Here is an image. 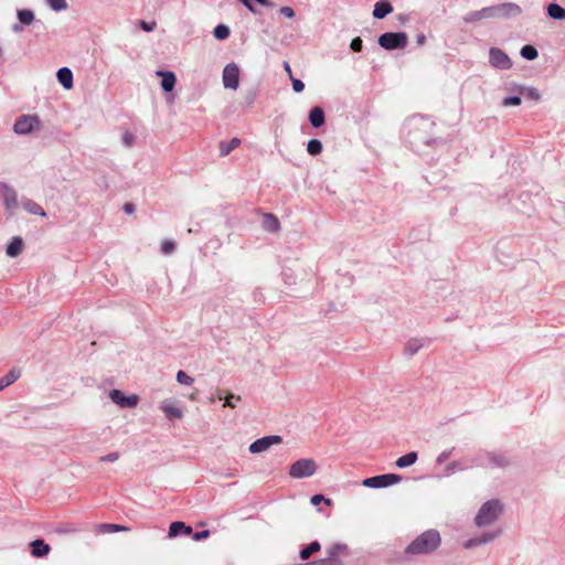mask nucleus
Instances as JSON below:
<instances>
[{
	"label": "nucleus",
	"mask_w": 565,
	"mask_h": 565,
	"mask_svg": "<svg viewBox=\"0 0 565 565\" xmlns=\"http://www.w3.org/2000/svg\"><path fill=\"white\" fill-rule=\"evenodd\" d=\"M254 98H255V95H250V97H248V103L252 104L254 102Z\"/></svg>",
	"instance_id": "62"
},
{
	"label": "nucleus",
	"mask_w": 565,
	"mask_h": 565,
	"mask_svg": "<svg viewBox=\"0 0 565 565\" xmlns=\"http://www.w3.org/2000/svg\"><path fill=\"white\" fill-rule=\"evenodd\" d=\"M480 466L492 468H505L509 466V460L501 454L489 452L483 456Z\"/></svg>",
	"instance_id": "14"
},
{
	"label": "nucleus",
	"mask_w": 565,
	"mask_h": 565,
	"mask_svg": "<svg viewBox=\"0 0 565 565\" xmlns=\"http://www.w3.org/2000/svg\"><path fill=\"white\" fill-rule=\"evenodd\" d=\"M291 83H292V89L296 93H301L305 89V84L300 79L291 77Z\"/></svg>",
	"instance_id": "48"
},
{
	"label": "nucleus",
	"mask_w": 565,
	"mask_h": 565,
	"mask_svg": "<svg viewBox=\"0 0 565 565\" xmlns=\"http://www.w3.org/2000/svg\"><path fill=\"white\" fill-rule=\"evenodd\" d=\"M109 398L121 408H134L139 403L138 395L131 394L126 396L120 390H111L109 392Z\"/></svg>",
	"instance_id": "10"
},
{
	"label": "nucleus",
	"mask_w": 565,
	"mask_h": 565,
	"mask_svg": "<svg viewBox=\"0 0 565 565\" xmlns=\"http://www.w3.org/2000/svg\"><path fill=\"white\" fill-rule=\"evenodd\" d=\"M124 211L127 213H131L134 211V205L130 203H127L124 205Z\"/></svg>",
	"instance_id": "60"
},
{
	"label": "nucleus",
	"mask_w": 565,
	"mask_h": 565,
	"mask_svg": "<svg viewBox=\"0 0 565 565\" xmlns=\"http://www.w3.org/2000/svg\"><path fill=\"white\" fill-rule=\"evenodd\" d=\"M46 3L54 11H63L67 9L66 0H46Z\"/></svg>",
	"instance_id": "39"
},
{
	"label": "nucleus",
	"mask_w": 565,
	"mask_h": 565,
	"mask_svg": "<svg viewBox=\"0 0 565 565\" xmlns=\"http://www.w3.org/2000/svg\"><path fill=\"white\" fill-rule=\"evenodd\" d=\"M160 409L164 413L166 417L170 420L181 419L183 417L182 409L180 407H178L173 402L163 401L160 405Z\"/></svg>",
	"instance_id": "15"
},
{
	"label": "nucleus",
	"mask_w": 565,
	"mask_h": 565,
	"mask_svg": "<svg viewBox=\"0 0 565 565\" xmlns=\"http://www.w3.org/2000/svg\"><path fill=\"white\" fill-rule=\"evenodd\" d=\"M213 35L217 40H225L230 36V28L225 24H218L214 28Z\"/></svg>",
	"instance_id": "37"
},
{
	"label": "nucleus",
	"mask_w": 565,
	"mask_h": 565,
	"mask_svg": "<svg viewBox=\"0 0 565 565\" xmlns=\"http://www.w3.org/2000/svg\"><path fill=\"white\" fill-rule=\"evenodd\" d=\"M348 551V545L344 543H334L332 544L328 551V557L334 558V561H340L339 556Z\"/></svg>",
	"instance_id": "30"
},
{
	"label": "nucleus",
	"mask_w": 565,
	"mask_h": 565,
	"mask_svg": "<svg viewBox=\"0 0 565 565\" xmlns=\"http://www.w3.org/2000/svg\"><path fill=\"white\" fill-rule=\"evenodd\" d=\"M23 249V242L20 237L15 236L8 244L6 253L9 257H17L21 254Z\"/></svg>",
	"instance_id": "24"
},
{
	"label": "nucleus",
	"mask_w": 565,
	"mask_h": 565,
	"mask_svg": "<svg viewBox=\"0 0 565 565\" xmlns=\"http://www.w3.org/2000/svg\"><path fill=\"white\" fill-rule=\"evenodd\" d=\"M309 121L312 127L320 128L326 122V115L321 107H313L309 111Z\"/></svg>",
	"instance_id": "19"
},
{
	"label": "nucleus",
	"mask_w": 565,
	"mask_h": 565,
	"mask_svg": "<svg viewBox=\"0 0 565 565\" xmlns=\"http://www.w3.org/2000/svg\"><path fill=\"white\" fill-rule=\"evenodd\" d=\"M480 14L483 19L497 18V8L495 6L483 8L480 10Z\"/></svg>",
	"instance_id": "42"
},
{
	"label": "nucleus",
	"mask_w": 565,
	"mask_h": 565,
	"mask_svg": "<svg viewBox=\"0 0 565 565\" xmlns=\"http://www.w3.org/2000/svg\"><path fill=\"white\" fill-rule=\"evenodd\" d=\"M263 227L267 232L276 233L279 231L280 224L278 218L274 214L267 213L264 215Z\"/></svg>",
	"instance_id": "25"
},
{
	"label": "nucleus",
	"mask_w": 565,
	"mask_h": 565,
	"mask_svg": "<svg viewBox=\"0 0 565 565\" xmlns=\"http://www.w3.org/2000/svg\"><path fill=\"white\" fill-rule=\"evenodd\" d=\"M547 14L554 20H565V9L557 3L547 6Z\"/></svg>",
	"instance_id": "31"
},
{
	"label": "nucleus",
	"mask_w": 565,
	"mask_h": 565,
	"mask_svg": "<svg viewBox=\"0 0 565 565\" xmlns=\"http://www.w3.org/2000/svg\"><path fill=\"white\" fill-rule=\"evenodd\" d=\"M181 533L184 534V535H191L192 534V527L185 525L181 521L172 522L170 524V526H169V536L170 537H175V536H178Z\"/></svg>",
	"instance_id": "22"
},
{
	"label": "nucleus",
	"mask_w": 565,
	"mask_h": 565,
	"mask_svg": "<svg viewBox=\"0 0 565 565\" xmlns=\"http://www.w3.org/2000/svg\"><path fill=\"white\" fill-rule=\"evenodd\" d=\"M451 449L450 450H444L441 451L438 457L436 458V462L438 465H441L443 462H445L451 455Z\"/></svg>",
	"instance_id": "51"
},
{
	"label": "nucleus",
	"mask_w": 565,
	"mask_h": 565,
	"mask_svg": "<svg viewBox=\"0 0 565 565\" xmlns=\"http://www.w3.org/2000/svg\"><path fill=\"white\" fill-rule=\"evenodd\" d=\"M407 42L408 38L405 32H386L379 38L380 46L388 51L404 49Z\"/></svg>",
	"instance_id": "5"
},
{
	"label": "nucleus",
	"mask_w": 565,
	"mask_h": 565,
	"mask_svg": "<svg viewBox=\"0 0 565 565\" xmlns=\"http://www.w3.org/2000/svg\"><path fill=\"white\" fill-rule=\"evenodd\" d=\"M281 443V437L277 435L259 438L249 445L252 454H259L267 450L270 446Z\"/></svg>",
	"instance_id": "12"
},
{
	"label": "nucleus",
	"mask_w": 565,
	"mask_h": 565,
	"mask_svg": "<svg viewBox=\"0 0 565 565\" xmlns=\"http://www.w3.org/2000/svg\"><path fill=\"white\" fill-rule=\"evenodd\" d=\"M520 90L524 96H526L527 98H531L533 100H539L541 98V94L536 88L522 87V88H520Z\"/></svg>",
	"instance_id": "38"
},
{
	"label": "nucleus",
	"mask_w": 565,
	"mask_h": 565,
	"mask_svg": "<svg viewBox=\"0 0 565 565\" xmlns=\"http://www.w3.org/2000/svg\"><path fill=\"white\" fill-rule=\"evenodd\" d=\"M22 206L30 214L46 216V213L44 212L43 207L33 200H22Z\"/></svg>",
	"instance_id": "26"
},
{
	"label": "nucleus",
	"mask_w": 565,
	"mask_h": 565,
	"mask_svg": "<svg viewBox=\"0 0 565 565\" xmlns=\"http://www.w3.org/2000/svg\"><path fill=\"white\" fill-rule=\"evenodd\" d=\"M223 85L225 88H231L236 90L239 85V68L235 63H230L225 65L223 70Z\"/></svg>",
	"instance_id": "9"
},
{
	"label": "nucleus",
	"mask_w": 565,
	"mask_h": 565,
	"mask_svg": "<svg viewBox=\"0 0 565 565\" xmlns=\"http://www.w3.org/2000/svg\"><path fill=\"white\" fill-rule=\"evenodd\" d=\"M177 381L178 383L182 384V385H186V386H190L193 384L194 380L188 375L184 371H179L177 373Z\"/></svg>",
	"instance_id": "40"
},
{
	"label": "nucleus",
	"mask_w": 565,
	"mask_h": 565,
	"mask_svg": "<svg viewBox=\"0 0 565 565\" xmlns=\"http://www.w3.org/2000/svg\"><path fill=\"white\" fill-rule=\"evenodd\" d=\"M313 565H342L341 561H334V558H329L328 556L321 559L313 561Z\"/></svg>",
	"instance_id": "44"
},
{
	"label": "nucleus",
	"mask_w": 565,
	"mask_h": 565,
	"mask_svg": "<svg viewBox=\"0 0 565 565\" xmlns=\"http://www.w3.org/2000/svg\"><path fill=\"white\" fill-rule=\"evenodd\" d=\"M241 3H243L245 7L248 8V10H250L252 12H254V7L252 6L250 1L249 0H238Z\"/></svg>",
	"instance_id": "59"
},
{
	"label": "nucleus",
	"mask_w": 565,
	"mask_h": 565,
	"mask_svg": "<svg viewBox=\"0 0 565 565\" xmlns=\"http://www.w3.org/2000/svg\"><path fill=\"white\" fill-rule=\"evenodd\" d=\"M429 343L428 339L422 338V339H409L405 344V352L409 356L416 354L422 348H424L426 344Z\"/></svg>",
	"instance_id": "20"
},
{
	"label": "nucleus",
	"mask_w": 565,
	"mask_h": 565,
	"mask_svg": "<svg viewBox=\"0 0 565 565\" xmlns=\"http://www.w3.org/2000/svg\"><path fill=\"white\" fill-rule=\"evenodd\" d=\"M322 501H324L328 505L331 504V500L330 499H326L322 494H315L311 498V503L313 505H318Z\"/></svg>",
	"instance_id": "49"
},
{
	"label": "nucleus",
	"mask_w": 565,
	"mask_h": 565,
	"mask_svg": "<svg viewBox=\"0 0 565 565\" xmlns=\"http://www.w3.org/2000/svg\"><path fill=\"white\" fill-rule=\"evenodd\" d=\"M140 26L146 32H151L156 29L157 23L154 21L147 22V21H140Z\"/></svg>",
	"instance_id": "50"
},
{
	"label": "nucleus",
	"mask_w": 565,
	"mask_h": 565,
	"mask_svg": "<svg viewBox=\"0 0 565 565\" xmlns=\"http://www.w3.org/2000/svg\"><path fill=\"white\" fill-rule=\"evenodd\" d=\"M501 535V531H492V532H486L479 536L472 537L467 540L463 543V547L466 550H472L480 545H486L494 541L497 537Z\"/></svg>",
	"instance_id": "11"
},
{
	"label": "nucleus",
	"mask_w": 565,
	"mask_h": 565,
	"mask_svg": "<svg viewBox=\"0 0 565 565\" xmlns=\"http://www.w3.org/2000/svg\"><path fill=\"white\" fill-rule=\"evenodd\" d=\"M520 104H521V97L520 96H509V97L503 98V100H502V105L504 107L518 106Z\"/></svg>",
	"instance_id": "43"
},
{
	"label": "nucleus",
	"mask_w": 565,
	"mask_h": 565,
	"mask_svg": "<svg viewBox=\"0 0 565 565\" xmlns=\"http://www.w3.org/2000/svg\"><path fill=\"white\" fill-rule=\"evenodd\" d=\"M434 122L422 116H416L407 121V138L414 150L419 151L423 146L429 145L431 140Z\"/></svg>",
	"instance_id": "2"
},
{
	"label": "nucleus",
	"mask_w": 565,
	"mask_h": 565,
	"mask_svg": "<svg viewBox=\"0 0 565 565\" xmlns=\"http://www.w3.org/2000/svg\"><path fill=\"white\" fill-rule=\"evenodd\" d=\"M317 463L311 458H302L289 467V476L294 479L312 477L317 472Z\"/></svg>",
	"instance_id": "4"
},
{
	"label": "nucleus",
	"mask_w": 565,
	"mask_h": 565,
	"mask_svg": "<svg viewBox=\"0 0 565 565\" xmlns=\"http://www.w3.org/2000/svg\"><path fill=\"white\" fill-rule=\"evenodd\" d=\"M393 11V7L385 0H381L375 3L373 10V17L376 19H384L387 14Z\"/></svg>",
	"instance_id": "23"
},
{
	"label": "nucleus",
	"mask_w": 565,
	"mask_h": 565,
	"mask_svg": "<svg viewBox=\"0 0 565 565\" xmlns=\"http://www.w3.org/2000/svg\"><path fill=\"white\" fill-rule=\"evenodd\" d=\"M160 249L162 254L170 255L174 252L175 244L172 241L166 239L161 243Z\"/></svg>",
	"instance_id": "41"
},
{
	"label": "nucleus",
	"mask_w": 565,
	"mask_h": 565,
	"mask_svg": "<svg viewBox=\"0 0 565 565\" xmlns=\"http://www.w3.org/2000/svg\"><path fill=\"white\" fill-rule=\"evenodd\" d=\"M284 68L291 76V67L287 62H284Z\"/></svg>",
	"instance_id": "61"
},
{
	"label": "nucleus",
	"mask_w": 565,
	"mask_h": 565,
	"mask_svg": "<svg viewBox=\"0 0 565 565\" xmlns=\"http://www.w3.org/2000/svg\"><path fill=\"white\" fill-rule=\"evenodd\" d=\"M481 19H483V18H482V15L480 14V10H479V11L471 12V13H469V14L465 18V20H466V21H468V22H469V21H477V20H481Z\"/></svg>",
	"instance_id": "52"
},
{
	"label": "nucleus",
	"mask_w": 565,
	"mask_h": 565,
	"mask_svg": "<svg viewBox=\"0 0 565 565\" xmlns=\"http://www.w3.org/2000/svg\"><path fill=\"white\" fill-rule=\"evenodd\" d=\"M307 151L311 156H318L322 151V142L319 139H310L307 143Z\"/></svg>",
	"instance_id": "35"
},
{
	"label": "nucleus",
	"mask_w": 565,
	"mask_h": 565,
	"mask_svg": "<svg viewBox=\"0 0 565 565\" xmlns=\"http://www.w3.org/2000/svg\"><path fill=\"white\" fill-rule=\"evenodd\" d=\"M157 75L162 78L161 87L166 93H170L173 90L177 82L175 74L170 71H158Z\"/></svg>",
	"instance_id": "17"
},
{
	"label": "nucleus",
	"mask_w": 565,
	"mask_h": 565,
	"mask_svg": "<svg viewBox=\"0 0 565 565\" xmlns=\"http://www.w3.org/2000/svg\"><path fill=\"white\" fill-rule=\"evenodd\" d=\"M503 512V504L498 499H492L484 502L475 516V524L477 527H486L492 525L498 521Z\"/></svg>",
	"instance_id": "3"
},
{
	"label": "nucleus",
	"mask_w": 565,
	"mask_h": 565,
	"mask_svg": "<svg viewBox=\"0 0 565 565\" xmlns=\"http://www.w3.org/2000/svg\"><path fill=\"white\" fill-rule=\"evenodd\" d=\"M279 13L288 19H292L295 17V11L291 7H281L279 9Z\"/></svg>",
	"instance_id": "47"
},
{
	"label": "nucleus",
	"mask_w": 565,
	"mask_h": 565,
	"mask_svg": "<svg viewBox=\"0 0 565 565\" xmlns=\"http://www.w3.org/2000/svg\"><path fill=\"white\" fill-rule=\"evenodd\" d=\"M118 459H119V454L118 452H110V454L102 456L99 458V460L104 461V462H115Z\"/></svg>",
	"instance_id": "46"
},
{
	"label": "nucleus",
	"mask_w": 565,
	"mask_h": 565,
	"mask_svg": "<svg viewBox=\"0 0 565 565\" xmlns=\"http://www.w3.org/2000/svg\"><path fill=\"white\" fill-rule=\"evenodd\" d=\"M416 42H417V44H418V45H423V44L426 42V36H425V34H423V33H422V34H418V35L416 36Z\"/></svg>",
	"instance_id": "58"
},
{
	"label": "nucleus",
	"mask_w": 565,
	"mask_h": 565,
	"mask_svg": "<svg viewBox=\"0 0 565 565\" xmlns=\"http://www.w3.org/2000/svg\"><path fill=\"white\" fill-rule=\"evenodd\" d=\"M239 138H232L230 141L220 142V156L226 157L241 145Z\"/></svg>",
	"instance_id": "27"
},
{
	"label": "nucleus",
	"mask_w": 565,
	"mask_h": 565,
	"mask_svg": "<svg viewBox=\"0 0 565 565\" xmlns=\"http://www.w3.org/2000/svg\"><path fill=\"white\" fill-rule=\"evenodd\" d=\"M23 26H24V25H23V24H21L20 22H19V23H14V24L12 25V31H13L14 33H20V32H22Z\"/></svg>",
	"instance_id": "57"
},
{
	"label": "nucleus",
	"mask_w": 565,
	"mask_h": 565,
	"mask_svg": "<svg viewBox=\"0 0 565 565\" xmlns=\"http://www.w3.org/2000/svg\"><path fill=\"white\" fill-rule=\"evenodd\" d=\"M497 8V18L499 19H509L514 18L521 14L522 9L520 6L513 2H505L495 6Z\"/></svg>",
	"instance_id": "13"
},
{
	"label": "nucleus",
	"mask_w": 565,
	"mask_h": 565,
	"mask_svg": "<svg viewBox=\"0 0 565 565\" xmlns=\"http://www.w3.org/2000/svg\"><path fill=\"white\" fill-rule=\"evenodd\" d=\"M122 138L126 146L130 147L134 143V136L130 132H125Z\"/></svg>",
	"instance_id": "55"
},
{
	"label": "nucleus",
	"mask_w": 565,
	"mask_h": 565,
	"mask_svg": "<svg viewBox=\"0 0 565 565\" xmlns=\"http://www.w3.org/2000/svg\"><path fill=\"white\" fill-rule=\"evenodd\" d=\"M320 548V543L318 541H313L309 545L300 550L299 556L302 561H307L313 553L319 552Z\"/></svg>",
	"instance_id": "33"
},
{
	"label": "nucleus",
	"mask_w": 565,
	"mask_h": 565,
	"mask_svg": "<svg viewBox=\"0 0 565 565\" xmlns=\"http://www.w3.org/2000/svg\"><path fill=\"white\" fill-rule=\"evenodd\" d=\"M19 369H11L4 376L0 379V391L14 383L20 377Z\"/></svg>",
	"instance_id": "28"
},
{
	"label": "nucleus",
	"mask_w": 565,
	"mask_h": 565,
	"mask_svg": "<svg viewBox=\"0 0 565 565\" xmlns=\"http://www.w3.org/2000/svg\"><path fill=\"white\" fill-rule=\"evenodd\" d=\"M56 77L65 89L73 87V73L68 67H61L56 73Z\"/></svg>",
	"instance_id": "21"
},
{
	"label": "nucleus",
	"mask_w": 565,
	"mask_h": 565,
	"mask_svg": "<svg viewBox=\"0 0 565 565\" xmlns=\"http://www.w3.org/2000/svg\"><path fill=\"white\" fill-rule=\"evenodd\" d=\"M417 458H418L417 452L411 451V452L399 457L396 460V466L398 468H407V467L414 465L416 462Z\"/></svg>",
	"instance_id": "32"
},
{
	"label": "nucleus",
	"mask_w": 565,
	"mask_h": 565,
	"mask_svg": "<svg viewBox=\"0 0 565 565\" xmlns=\"http://www.w3.org/2000/svg\"><path fill=\"white\" fill-rule=\"evenodd\" d=\"M209 535H210V532L207 530H204V531L194 533L193 540L194 541H201L203 539L209 537Z\"/></svg>",
	"instance_id": "54"
},
{
	"label": "nucleus",
	"mask_w": 565,
	"mask_h": 565,
	"mask_svg": "<svg viewBox=\"0 0 565 565\" xmlns=\"http://www.w3.org/2000/svg\"><path fill=\"white\" fill-rule=\"evenodd\" d=\"M362 46H363V41L361 38H354L352 41H351V44H350V47L354 51V52H360L362 50Z\"/></svg>",
	"instance_id": "45"
},
{
	"label": "nucleus",
	"mask_w": 565,
	"mask_h": 565,
	"mask_svg": "<svg viewBox=\"0 0 565 565\" xmlns=\"http://www.w3.org/2000/svg\"><path fill=\"white\" fill-rule=\"evenodd\" d=\"M520 53L527 61H533L539 56V52L533 45H524Z\"/></svg>",
	"instance_id": "36"
},
{
	"label": "nucleus",
	"mask_w": 565,
	"mask_h": 565,
	"mask_svg": "<svg viewBox=\"0 0 565 565\" xmlns=\"http://www.w3.org/2000/svg\"><path fill=\"white\" fill-rule=\"evenodd\" d=\"M1 186H2V198H3V203H4L6 209L13 210L18 205L17 192L6 183H3Z\"/></svg>",
	"instance_id": "16"
},
{
	"label": "nucleus",
	"mask_w": 565,
	"mask_h": 565,
	"mask_svg": "<svg viewBox=\"0 0 565 565\" xmlns=\"http://www.w3.org/2000/svg\"><path fill=\"white\" fill-rule=\"evenodd\" d=\"M39 125L40 120L38 116L22 115L15 120L13 125V131L17 135H28L38 128Z\"/></svg>",
	"instance_id": "7"
},
{
	"label": "nucleus",
	"mask_w": 565,
	"mask_h": 565,
	"mask_svg": "<svg viewBox=\"0 0 565 565\" xmlns=\"http://www.w3.org/2000/svg\"><path fill=\"white\" fill-rule=\"evenodd\" d=\"M441 544V536L437 530H426L404 548V556L407 561H413L418 556H426L435 553Z\"/></svg>",
	"instance_id": "1"
},
{
	"label": "nucleus",
	"mask_w": 565,
	"mask_h": 565,
	"mask_svg": "<svg viewBox=\"0 0 565 565\" xmlns=\"http://www.w3.org/2000/svg\"><path fill=\"white\" fill-rule=\"evenodd\" d=\"M128 527L118 524L103 523L98 525V532L100 533H116L120 531H127Z\"/></svg>",
	"instance_id": "34"
},
{
	"label": "nucleus",
	"mask_w": 565,
	"mask_h": 565,
	"mask_svg": "<svg viewBox=\"0 0 565 565\" xmlns=\"http://www.w3.org/2000/svg\"><path fill=\"white\" fill-rule=\"evenodd\" d=\"M30 547L32 556L38 558L46 556L51 551L50 545L41 539L32 541Z\"/></svg>",
	"instance_id": "18"
},
{
	"label": "nucleus",
	"mask_w": 565,
	"mask_h": 565,
	"mask_svg": "<svg viewBox=\"0 0 565 565\" xmlns=\"http://www.w3.org/2000/svg\"><path fill=\"white\" fill-rule=\"evenodd\" d=\"M17 17L19 22L23 25H31L35 20L34 12L30 9L17 10Z\"/></svg>",
	"instance_id": "29"
},
{
	"label": "nucleus",
	"mask_w": 565,
	"mask_h": 565,
	"mask_svg": "<svg viewBox=\"0 0 565 565\" xmlns=\"http://www.w3.org/2000/svg\"><path fill=\"white\" fill-rule=\"evenodd\" d=\"M489 63L498 70H510L512 67L511 58L499 47H491L489 50Z\"/></svg>",
	"instance_id": "8"
},
{
	"label": "nucleus",
	"mask_w": 565,
	"mask_h": 565,
	"mask_svg": "<svg viewBox=\"0 0 565 565\" xmlns=\"http://www.w3.org/2000/svg\"><path fill=\"white\" fill-rule=\"evenodd\" d=\"M233 398L239 399V396H234L233 394L228 395L225 399L224 406L234 408Z\"/></svg>",
	"instance_id": "56"
},
{
	"label": "nucleus",
	"mask_w": 565,
	"mask_h": 565,
	"mask_svg": "<svg viewBox=\"0 0 565 565\" xmlns=\"http://www.w3.org/2000/svg\"><path fill=\"white\" fill-rule=\"evenodd\" d=\"M459 469V463L456 462V461H452L450 462L447 467H446V475L447 476H450L451 473H454L456 470Z\"/></svg>",
	"instance_id": "53"
},
{
	"label": "nucleus",
	"mask_w": 565,
	"mask_h": 565,
	"mask_svg": "<svg viewBox=\"0 0 565 565\" xmlns=\"http://www.w3.org/2000/svg\"><path fill=\"white\" fill-rule=\"evenodd\" d=\"M402 480L401 476L395 473H386L381 476H375L371 478H366L363 480L362 484L367 488H385L395 483H398Z\"/></svg>",
	"instance_id": "6"
}]
</instances>
